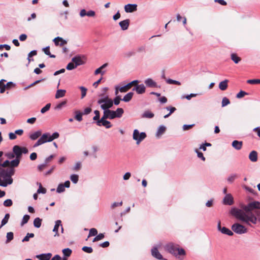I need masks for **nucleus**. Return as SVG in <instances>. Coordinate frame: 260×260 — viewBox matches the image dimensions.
<instances>
[{
    "label": "nucleus",
    "mask_w": 260,
    "mask_h": 260,
    "mask_svg": "<svg viewBox=\"0 0 260 260\" xmlns=\"http://www.w3.org/2000/svg\"><path fill=\"white\" fill-rule=\"evenodd\" d=\"M230 213L238 219H239L251 226H252V225H251L250 222L253 224H256L257 220L260 222V212L258 211L255 212L258 217V218L252 213L246 214V213L242 210L236 208H232Z\"/></svg>",
    "instance_id": "nucleus-1"
},
{
    "label": "nucleus",
    "mask_w": 260,
    "mask_h": 260,
    "mask_svg": "<svg viewBox=\"0 0 260 260\" xmlns=\"http://www.w3.org/2000/svg\"><path fill=\"white\" fill-rule=\"evenodd\" d=\"M15 170L14 168H8L6 169L0 167V178H3L4 180L3 182H1L0 186L6 187L8 185H10L13 182L12 176L14 174Z\"/></svg>",
    "instance_id": "nucleus-2"
},
{
    "label": "nucleus",
    "mask_w": 260,
    "mask_h": 260,
    "mask_svg": "<svg viewBox=\"0 0 260 260\" xmlns=\"http://www.w3.org/2000/svg\"><path fill=\"white\" fill-rule=\"evenodd\" d=\"M165 250L176 257L180 258L179 256L186 255L185 250L180 248L178 244L173 242H169L164 246Z\"/></svg>",
    "instance_id": "nucleus-3"
},
{
    "label": "nucleus",
    "mask_w": 260,
    "mask_h": 260,
    "mask_svg": "<svg viewBox=\"0 0 260 260\" xmlns=\"http://www.w3.org/2000/svg\"><path fill=\"white\" fill-rule=\"evenodd\" d=\"M243 210L246 213V214L252 213L251 211L254 209H260V202L258 201H254L248 203L242 207Z\"/></svg>",
    "instance_id": "nucleus-4"
},
{
    "label": "nucleus",
    "mask_w": 260,
    "mask_h": 260,
    "mask_svg": "<svg viewBox=\"0 0 260 260\" xmlns=\"http://www.w3.org/2000/svg\"><path fill=\"white\" fill-rule=\"evenodd\" d=\"M13 152L16 158L21 159L22 154H27L28 152L27 148L24 147H20L18 145H15L13 147Z\"/></svg>",
    "instance_id": "nucleus-5"
},
{
    "label": "nucleus",
    "mask_w": 260,
    "mask_h": 260,
    "mask_svg": "<svg viewBox=\"0 0 260 260\" xmlns=\"http://www.w3.org/2000/svg\"><path fill=\"white\" fill-rule=\"evenodd\" d=\"M232 230L238 234H243L247 232V229L244 225L238 223L232 225Z\"/></svg>",
    "instance_id": "nucleus-6"
},
{
    "label": "nucleus",
    "mask_w": 260,
    "mask_h": 260,
    "mask_svg": "<svg viewBox=\"0 0 260 260\" xmlns=\"http://www.w3.org/2000/svg\"><path fill=\"white\" fill-rule=\"evenodd\" d=\"M98 103L101 105V107L103 110H109L113 105V102L110 99L107 101L105 100H98Z\"/></svg>",
    "instance_id": "nucleus-7"
},
{
    "label": "nucleus",
    "mask_w": 260,
    "mask_h": 260,
    "mask_svg": "<svg viewBox=\"0 0 260 260\" xmlns=\"http://www.w3.org/2000/svg\"><path fill=\"white\" fill-rule=\"evenodd\" d=\"M146 137V134L144 132L139 133V131L136 129L134 131L133 139L137 141V143L139 144Z\"/></svg>",
    "instance_id": "nucleus-8"
},
{
    "label": "nucleus",
    "mask_w": 260,
    "mask_h": 260,
    "mask_svg": "<svg viewBox=\"0 0 260 260\" xmlns=\"http://www.w3.org/2000/svg\"><path fill=\"white\" fill-rule=\"evenodd\" d=\"M217 229L222 234L227 235L228 236H233V233L232 231L226 227H221V222L219 221L217 224Z\"/></svg>",
    "instance_id": "nucleus-9"
},
{
    "label": "nucleus",
    "mask_w": 260,
    "mask_h": 260,
    "mask_svg": "<svg viewBox=\"0 0 260 260\" xmlns=\"http://www.w3.org/2000/svg\"><path fill=\"white\" fill-rule=\"evenodd\" d=\"M96 123L98 126L103 125L107 128H109L112 126L110 121L107 120L106 119H103V118H101L100 120H98Z\"/></svg>",
    "instance_id": "nucleus-10"
},
{
    "label": "nucleus",
    "mask_w": 260,
    "mask_h": 260,
    "mask_svg": "<svg viewBox=\"0 0 260 260\" xmlns=\"http://www.w3.org/2000/svg\"><path fill=\"white\" fill-rule=\"evenodd\" d=\"M139 82V81L138 80H134L132 82H131L130 83L127 84L126 85H125V86H123L122 87H121L119 88V91L121 92H126L127 91H128V90L129 89L131 88V87L133 85H136Z\"/></svg>",
    "instance_id": "nucleus-11"
},
{
    "label": "nucleus",
    "mask_w": 260,
    "mask_h": 260,
    "mask_svg": "<svg viewBox=\"0 0 260 260\" xmlns=\"http://www.w3.org/2000/svg\"><path fill=\"white\" fill-rule=\"evenodd\" d=\"M103 119H113L115 118V115L114 114V111L110 110H104L103 115L102 117Z\"/></svg>",
    "instance_id": "nucleus-12"
},
{
    "label": "nucleus",
    "mask_w": 260,
    "mask_h": 260,
    "mask_svg": "<svg viewBox=\"0 0 260 260\" xmlns=\"http://www.w3.org/2000/svg\"><path fill=\"white\" fill-rule=\"evenodd\" d=\"M133 91H136L138 94H143L145 93L146 90L145 86L144 84H141L140 85H135V87L133 89Z\"/></svg>",
    "instance_id": "nucleus-13"
},
{
    "label": "nucleus",
    "mask_w": 260,
    "mask_h": 260,
    "mask_svg": "<svg viewBox=\"0 0 260 260\" xmlns=\"http://www.w3.org/2000/svg\"><path fill=\"white\" fill-rule=\"evenodd\" d=\"M72 61L73 62L76 67L82 65L84 63V62L82 59V57L81 56L76 55L72 58Z\"/></svg>",
    "instance_id": "nucleus-14"
},
{
    "label": "nucleus",
    "mask_w": 260,
    "mask_h": 260,
    "mask_svg": "<svg viewBox=\"0 0 260 260\" xmlns=\"http://www.w3.org/2000/svg\"><path fill=\"white\" fill-rule=\"evenodd\" d=\"M233 202V198L231 194H226L223 199V203L224 205H231Z\"/></svg>",
    "instance_id": "nucleus-15"
},
{
    "label": "nucleus",
    "mask_w": 260,
    "mask_h": 260,
    "mask_svg": "<svg viewBox=\"0 0 260 260\" xmlns=\"http://www.w3.org/2000/svg\"><path fill=\"white\" fill-rule=\"evenodd\" d=\"M136 4H127L124 6V10L126 13H132L137 10Z\"/></svg>",
    "instance_id": "nucleus-16"
},
{
    "label": "nucleus",
    "mask_w": 260,
    "mask_h": 260,
    "mask_svg": "<svg viewBox=\"0 0 260 260\" xmlns=\"http://www.w3.org/2000/svg\"><path fill=\"white\" fill-rule=\"evenodd\" d=\"M151 254L152 255L158 259H162L163 257L160 253L158 251L157 247H153L151 249Z\"/></svg>",
    "instance_id": "nucleus-17"
},
{
    "label": "nucleus",
    "mask_w": 260,
    "mask_h": 260,
    "mask_svg": "<svg viewBox=\"0 0 260 260\" xmlns=\"http://www.w3.org/2000/svg\"><path fill=\"white\" fill-rule=\"evenodd\" d=\"M145 84L149 87H156L157 83L151 78H148L144 81Z\"/></svg>",
    "instance_id": "nucleus-18"
},
{
    "label": "nucleus",
    "mask_w": 260,
    "mask_h": 260,
    "mask_svg": "<svg viewBox=\"0 0 260 260\" xmlns=\"http://www.w3.org/2000/svg\"><path fill=\"white\" fill-rule=\"evenodd\" d=\"M119 24L122 30H126L128 28L129 24V20H124L123 21H120Z\"/></svg>",
    "instance_id": "nucleus-19"
},
{
    "label": "nucleus",
    "mask_w": 260,
    "mask_h": 260,
    "mask_svg": "<svg viewBox=\"0 0 260 260\" xmlns=\"http://www.w3.org/2000/svg\"><path fill=\"white\" fill-rule=\"evenodd\" d=\"M61 226V221L60 220H57L55 221V224L53 229V232L55 233L54 236H58V229Z\"/></svg>",
    "instance_id": "nucleus-20"
},
{
    "label": "nucleus",
    "mask_w": 260,
    "mask_h": 260,
    "mask_svg": "<svg viewBox=\"0 0 260 260\" xmlns=\"http://www.w3.org/2000/svg\"><path fill=\"white\" fill-rule=\"evenodd\" d=\"M52 256L51 253H43L37 256L40 260H49Z\"/></svg>",
    "instance_id": "nucleus-21"
},
{
    "label": "nucleus",
    "mask_w": 260,
    "mask_h": 260,
    "mask_svg": "<svg viewBox=\"0 0 260 260\" xmlns=\"http://www.w3.org/2000/svg\"><path fill=\"white\" fill-rule=\"evenodd\" d=\"M243 143L242 141L234 140L233 141L232 145L236 150H240L242 148Z\"/></svg>",
    "instance_id": "nucleus-22"
},
{
    "label": "nucleus",
    "mask_w": 260,
    "mask_h": 260,
    "mask_svg": "<svg viewBox=\"0 0 260 260\" xmlns=\"http://www.w3.org/2000/svg\"><path fill=\"white\" fill-rule=\"evenodd\" d=\"M249 159L252 162H255L257 160V153L256 151H252L249 155Z\"/></svg>",
    "instance_id": "nucleus-23"
},
{
    "label": "nucleus",
    "mask_w": 260,
    "mask_h": 260,
    "mask_svg": "<svg viewBox=\"0 0 260 260\" xmlns=\"http://www.w3.org/2000/svg\"><path fill=\"white\" fill-rule=\"evenodd\" d=\"M124 113V110L121 108H118L116 111H114V114L115 118H120Z\"/></svg>",
    "instance_id": "nucleus-24"
},
{
    "label": "nucleus",
    "mask_w": 260,
    "mask_h": 260,
    "mask_svg": "<svg viewBox=\"0 0 260 260\" xmlns=\"http://www.w3.org/2000/svg\"><path fill=\"white\" fill-rule=\"evenodd\" d=\"M107 66H108L107 63H104V64H103L101 67H100V68H99L95 71L94 74L98 75L99 74H101L102 75H103L105 74V71H103L102 70L103 69H104L105 68H106Z\"/></svg>",
    "instance_id": "nucleus-25"
},
{
    "label": "nucleus",
    "mask_w": 260,
    "mask_h": 260,
    "mask_svg": "<svg viewBox=\"0 0 260 260\" xmlns=\"http://www.w3.org/2000/svg\"><path fill=\"white\" fill-rule=\"evenodd\" d=\"M42 132L41 131H38L34 133L30 134L29 138L31 140H35L41 136Z\"/></svg>",
    "instance_id": "nucleus-26"
},
{
    "label": "nucleus",
    "mask_w": 260,
    "mask_h": 260,
    "mask_svg": "<svg viewBox=\"0 0 260 260\" xmlns=\"http://www.w3.org/2000/svg\"><path fill=\"white\" fill-rule=\"evenodd\" d=\"M229 81L226 79L224 80L223 81H221L219 84V88L221 90H225L228 87V83Z\"/></svg>",
    "instance_id": "nucleus-27"
},
{
    "label": "nucleus",
    "mask_w": 260,
    "mask_h": 260,
    "mask_svg": "<svg viewBox=\"0 0 260 260\" xmlns=\"http://www.w3.org/2000/svg\"><path fill=\"white\" fill-rule=\"evenodd\" d=\"M166 127L164 125H160L158 127L157 132L156 133V137H159L161 136L166 131Z\"/></svg>",
    "instance_id": "nucleus-28"
},
{
    "label": "nucleus",
    "mask_w": 260,
    "mask_h": 260,
    "mask_svg": "<svg viewBox=\"0 0 260 260\" xmlns=\"http://www.w3.org/2000/svg\"><path fill=\"white\" fill-rule=\"evenodd\" d=\"M154 116V114L149 110L144 111L142 115V118H152Z\"/></svg>",
    "instance_id": "nucleus-29"
},
{
    "label": "nucleus",
    "mask_w": 260,
    "mask_h": 260,
    "mask_svg": "<svg viewBox=\"0 0 260 260\" xmlns=\"http://www.w3.org/2000/svg\"><path fill=\"white\" fill-rule=\"evenodd\" d=\"M133 95L134 93L133 92H129L124 96L122 101L125 102H128L132 100Z\"/></svg>",
    "instance_id": "nucleus-30"
},
{
    "label": "nucleus",
    "mask_w": 260,
    "mask_h": 260,
    "mask_svg": "<svg viewBox=\"0 0 260 260\" xmlns=\"http://www.w3.org/2000/svg\"><path fill=\"white\" fill-rule=\"evenodd\" d=\"M50 137V134L48 133H46L43 134L41 136L40 138L41 139V140L42 141H44V143H45L47 142H51Z\"/></svg>",
    "instance_id": "nucleus-31"
},
{
    "label": "nucleus",
    "mask_w": 260,
    "mask_h": 260,
    "mask_svg": "<svg viewBox=\"0 0 260 260\" xmlns=\"http://www.w3.org/2000/svg\"><path fill=\"white\" fill-rule=\"evenodd\" d=\"M66 92V90L64 89H58L55 94V98L59 99L64 96Z\"/></svg>",
    "instance_id": "nucleus-32"
},
{
    "label": "nucleus",
    "mask_w": 260,
    "mask_h": 260,
    "mask_svg": "<svg viewBox=\"0 0 260 260\" xmlns=\"http://www.w3.org/2000/svg\"><path fill=\"white\" fill-rule=\"evenodd\" d=\"M231 59L235 63H238L241 60V58L234 53H233L231 55Z\"/></svg>",
    "instance_id": "nucleus-33"
},
{
    "label": "nucleus",
    "mask_w": 260,
    "mask_h": 260,
    "mask_svg": "<svg viewBox=\"0 0 260 260\" xmlns=\"http://www.w3.org/2000/svg\"><path fill=\"white\" fill-rule=\"evenodd\" d=\"M9 218H10V214L9 213L6 214L4 218L2 220L1 224L0 225V229L1 228H2L4 225H5L7 223Z\"/></svg>",
    "instance_id": "nucleus-34"
},
{
    "label": "nucleus",
    "mask_w": 260,
    "mask_h": 260,
    "mask_svg": "<svg viewBox=\"0 0 260 260\" xmlns=\"http://www.w3.org/2000/svg\"><path fill=\"white\" fill-rule=\"evenodd\" d=\"M20 159L17 158L12 160L11 161H10V168H14V167H17L20 163Z\"/></svg>",
    "instance_id": "nucleus-35"
},
{
    "label": "nucleus",
    "mask_w": 260,
    "mask_h": 260,
    "mask_svg": "<svg viewBox=\"0 0 260 260\" xmlns=\"http://www.w3.org/2000/svg\"><path fill=\"white\" fill-rule=\"evenodd\" d=\"M75 119L78 121H81L82 120V115L83 114L80 111H76L75 112Z\"/></svg>",
    "instance_id": "nucleus-36"
},
{
    "label": "nucleus",
    "mask_w": 260,
    "mask_h": 260,
    "mask_svg": "<svg viewBox=\"0 0 260 260\" xmlns=\"http://www.w3.org/2000/svg\"><path fill=\"white\" fill-rule=\"evenodd\" d=\"M42 223V219L39 217L36 218L34 220V226L37 228H39Z\"/></svg>",
    "instance_id": "nucleus-37"
},
{
    "label": "nucleus",
    "mask_w": 260,
    "mask_h": 260,
    "mask_svg": "<svg viewBox=\"0 0 260 260\" xmlns=\"http://www.w3.org/2000/svg\"><path fill=\"white\" fill-rule=\"evenodd\" d=\"M6 237H7V239H6V243H8L11 241H12L13 239V238H14L13 233L12 232H10L7 233Z\"/></svg>",
    "instance_id": "nucleus-38"
},
{
    "label": "nucleus",
    "mask_w": 260,
    "mask_h": 260,
    "mask_svg": "<svg viewBox=\"0 0 260 260\" xmlns=\"http://www.w3.org/2000/svg\"><path fill=\"white\" fill-rule=\"evenodd\" d=\"M62 251L64 256L66 257H69L72 252V250L69 248L63 249Z\"/></svg>",
    "instance_id": "nucleus-39"
},
{
    "label": "nucleus",
    "mask_w": 260,
    "mask_h": 260,
    "mask_svg": "<svg viewBox=\"0 0 260 260\" xmlns=\"http://www.w3.org/2000/svg\"><path fill=\"white\" fill-rule=\"evenodd\" d=\"M238 175L236 174H233L230 175L227 178V180L229 183H233L234 180L238 178Z\"/></svg>",
    "instance_id": "nucleus-40"
},
{
    "label": "nucleus",
    "mask_w": 260,
    "mask_h": 260,
    "mask_svg": "<svg viewBox=\"0 0 260 260\" xmlns=\"http://www.w3.org/2000/svg\"><path fill=\"white\" fill-rule=\"evenodd\" d=\"M6 80L2 79L0 81V92L1 93H4L6 88V86L4 84V82H5Z\"/></svg>",
    "instance_id": "nucleus-41"
},
{
    "label": "nucleus",
    "mask_w": 260,
    "mask_h": 260,
    "mask_svg": "<svg viewBox=\"0 0 260 260\" xmlns=\"http://www.w3.org/2000/svg\"><path fill=\"white\" fill-rule=\"evenodd\" d=\"M70 179L73 182V183L76 184L78 182L79 180V176L76 174H72L70 176Z\"/></svg>",
    "instance_id": "nucleus-42"
},
{
    "label": "nucleus",
    "mask_w": 260,
    "mask_h": 260,
    "mask_svg": "<svg viewBox=\"0 0 260 260\" xmlns=\"http://www.w3.org/2000/svg\"><path fill=\"white\" fill-rule=\"evenodd\" d=\"M65 191V187L62 183L59 184L56 189V192L57 193H61Z\"/></svg>",
    "instance_id": "nucleus-43"
},
{
    "label": "nucleus",
    "mask_w": 260,
    "mask_h": 260,
    "mask_svg": "<svg viewBox=\"0 0 260 260\" xmlns=\"http://www.w3.org/2000/svg\"><path fill=\"white\" fill-rule=\"evenodd\" d=\"M35 235L33 233H27L26 236L22 239V241L23 242H27L29 240L30 238L34 237Z\"/></svg>",
    "instance_id": "nucleus-44"
},
{
    "label": "nucleus",
    "mask_w": 260,
    "mask_h": 260,
    "mask_svg": "<svg viewBox=\"0 0 260 260\" xmlns=\"http://www.w3.org/2000/svg\"><path fill=\"white\" fill-rule=\"evenodd\" d=\"M29 218H30L29 215H28L27 214L24 215L23 217L22 220L21 221V225H23L26 224V223H27Z\"/></svg>",
    "instance_id": "nucleus-45"
},
{
    "label": "nucleus",
    "mask_w": 260,
    "mask_h": 260,
    "mask_svg": "<svg viewBox=\"0 0 260 260\" xmlns=\"http://www.w3.org/2000/svg\"><path fill=\"white\" fill-rule=\"evenodd\" d=\"M247 83L250 84H260V79H249L247 81Z\"/></svg>",
    "instance_id": "nucleus-46"
},
{
    "label": "nucleus",
    "mask_w": 260,
    "mask_h": 260,
    "mask_svg": "<svg viewBox=\"0 0 260 260\" xmlns=\"http://www.w3.org/2000/svg\"><path fill=\"white\" fill-rule=\"evenodd\" d=\"M248 93H247L244 91L241 90L239 93H238L237 94L236 98L238 99H241V98H243V96H244L245 95H248Z\"/></svg>",
    "instance_id": "nucleus-47"
},
{
    "label": "nucleus",
    "mask_w": 260,
    "mask_h": 260,
    "mask_svg": "<svg viewBox=\"0 0 260 260\" xmlns=\"http://www.w3.org/2000/svg\"><path fill=\"white\" fill-rule=\"evenodd\" d=\"M166 82L167 83L170 84H176V85H180L181 84L180 82L176 81V80H174L171 79H168L166 80Z\"/></svg>",
    "instance_id": "nucleus-48"
},
{
    "label": "nucleus",
    "mask_w": 260,
    "mask_h": 260,
    "mask_svg": "<svg viewBox=\"0 0 260 260\" xmlns=\"http://www.w3.org/2000/svg\"><path fill=\"white\" fill-rule=\"evenodd\" d=\"M76 68V66L75 65L74 63L73 62H71L67 64L66 69L68 70H72Z\"/></svg>",
    "instance_id": "nucleus-49"
},
{
    "label": "nucleus",
    "mask_w": 260,
    "mask_h": 260,
    "mask_svg": "<svg viewBox=\"0 0 260 260\" xmlns=\"http://www.w3.org/2000/svg\"><path fill=\"white\" fill-rule=\"evenodd\" d=\"M82 250L85 252L91 253L93 251V249L91 247L84 246L82 247Z\"/></svg>",
    "instance_id": "nucleus-50"
},
{
    "label": "nucleus",
    "mask_w": 260,
    "mask_h": 260,
    "mask_svg": "<svg viewBox=\"0 0 260 260\" xmlns=\"http://www.w3.org/2000/svg\"><path fill=\"white\" fill-rule=\"evenodd\" d=\"M79 88L81 91V99H83L86 96L87 89L83 86H80Z\"/></svg>",
    "instance_id": "nucleus-51"
},
{
    "label": "nucleus",
    "mask_w": 260,
    "mask_h": 260,
    "mask_svg": "<svg viewBox=\"0 0 260 260\" xmlns=\"http://www.w3.org/2000/svg\"><path fill=\"white\" fill-rule=\"evenodd\" d=\"M230 103V100L226 97L222 99L221 104L222 107H225Z\"/></svg>",
    "instance_id": "nucleus-52"
},
{
    "label": "nucleus",
    "mask_w": 260,
    "mask_h": 260,
    "mask_svg": "<svg viewBox=\"0 0 260 260\" xmlns=\"http://www.w3.org/2000/svg\"><path fill=\"white\" fill-rule=\"evenodd\" d=\"M3 204L5 207H10L13 205V202L11 199H7L4 202Z\"/></svg>",
    "instance_id": "nucleus-53"
},
{
    "label": "nucleus",
    "mask_w": 260,
    "mask_h": 260,
    "mask_svg": "<svg viewBox=\"0 0 260 260\" xmlns=\"http://www.w3.org/2000/svg\"><path fill=\"white\" fill-rule=\"evenodd\" d=\"M94 113L95 115L93 117V120L94 121H96V122L98 120L101 119H100V111L98 110H95L94 111Z\"/></svg>",
    "instance_id": "nucleus-54"
},
{
    "label": "nucleus",
    "mask_w": 260,
    "mask_h": 260,
    "mask_svg": "<svg viewBox=\"0 0 260 260\" xmlns=\"http://www.w3.org/2000/svg\"><path fill=\"white\" fill-rule=\"evenodd\" d=\"M97 234H98V231H97L96 229H95L94 228H92L89 231L88 237L95 236L97 235Z\"/></svg>",
    "instance_id": "nucleus-55"
},
{
    "label": "nucleus",
    "mask_w": 260,
    "mask_h": 260,
    "mask_svg": "<svg viewBox=\"0 0 260 260\" xmlns=\"http://www.w3.org/2000/svg\"><path fill=\"white\" fill-rule=\"evenodd\" d=\"M104 238V235L103 234L100 233L99 235H96L95 237L93 240V242H95L102 240Z\"/></svg>",
    "instance_id": "nucleus-56"
},
{
    "label": "nucleus",
    "mask_w": 260,
    "mask_h": 260,
    "mask_svg": "<svg viewBox=\"0 0 260 260\" xmlns=\"http://www.w3.org/2000/svg\"><path fill=\"white\" fill-rule=\"evenodd\" d=\"M50 106H51L50 104H47V105H46L45 106H44L43 108H42V109L41 110V112L42 113H45L46 112H47V111H48L49 110Z\"/></svg>",
    "instance_id": "nucleus-57"
},
{
    "label": "nucleus",
    "mask_w": 260,
    "mask_h": 260,
    "mask_svg": "<svg viewBox=\"0 0 260 260\" xmlns=\"http://www.w3.org/2000/svg\"><path fill=\"white\" fill-rule=\"evenodd\" d=\"M59 135L58 133L55 132V133H53V134L52 135H50V137L51 142L53 140L58 138L59 137Z\"/></svg>",
    "instance_id": "nucleus-58"
},
{
    "label": "nucleus",
    "mask_w": 260,
    "mask_h": 260,
    "mask_svg": "<svg viewBox=\"0 0 260 260\" xmlns=\"http://www.w3.org/2000/svg\"><path fill=\"white\" fill-rule=\"evenodd\" d=\"M122 100V99L120 98V96H117L116 97H115L114 99V100L113 101V103L115 105H118L120 103V101Z\"/></svg>",
    "instance_id": "nucleus-59"
},
{
    "label": "nucleus",
    "mask_w": 260,
    "mask_h": 260,
    "mask_svg": "<svg viewBox=\"0 0 260 260\" xmlns=\"http://www.w3.org/2000/svg\"><path fill=\"white\" fill-rule=\"evenodd\" d=\"M46 192V189L43 187L42 186H41V184L40 185V186H39V188H38V190H37V193H45Z\"/></svg>",
    "instance_id": "nucleus-60"
},
{
    "label": "nucleus",
    "mask_w": 260,
    "mask_h": 260,
    "mask_svg": "<svg viewBox=\"0 0 260 260\" xmlns=\"http://www.w3.org/2000/svg\"><path fill=\"white\" fill-rule=\"evenodd\" d=\"M122 201H121L120 202H114L111 205V207L112 209H114L116 207L121 206H122Z\"/></svg>",
    "instance_id": "nucleus-61"
},
{
    "label": "nucleus",
    "mask_w": 260,
    "mask_h": 260,
    "mask_svg": "<svg viewBox=\"0 0 260 260\" xmlns=\"http://www.w3.org/2000/svg\"><path fill=\"white\" fill-rule=\"evenodd\" d=\"M10 165V161L8 160H5L3 164H0V167L6 168L8 167Z\"/></svg>",
    "instance_id": "nucleus-62"
},
{
    "label": "nucleus",
    "mask_w": 260,
    "mask_h": 260,
    "mask_svg": "<svg viewBox=\"0 0 260 260\" xmlns=\"http://www.w3.org/2000/svg\"><path fill=\"white\" fill-rule=\"evenodd\" d=\"M5 156L9 159H12L13 158H14L15 156V155L14 154V152H8V153H6L5 154Z\"/></svg>",
    "instance_id": "nucleus-63"
},
{
    "label": "nucleus",
    "mask_w": 260,
    "mask_h": 260,
    "mask_svg": "<svg viewBox=\"0 0 260 260\" xmlns=\"http://www.w3.org/2000/svg\"><path fill=\"white\" fill-rule=\"evenodd\" d=\"M194 125V124H184L183 126V129L184 131H187L189 129L192 128Z\"/></svg>",
    "instance_id": "nucleus-64"
}]
</instances>
